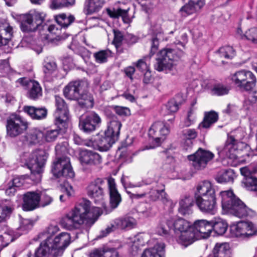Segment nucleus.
Instances as JSON below:
<instances>
[{
  "instance_id": "f257e3e1",
  "label": "nucleus",
  "mask_w": 257,
  "mask_h": 257,
  "mask_svg": "<svg viewBox=\"0 0 257 257\" xmlns=\"http://www.w3.org/2000/svg\"><path fill=\"white\" fill-rule=\"evenodd\" d=\"M100 214L99 207H91L89 200L83 199L61 218L60 224L68 230L79 228L82 225L90 227Z\"/></svg>"
},
{
  "instance_id": "f03ea898",
  "label": "nucleus",
  "mask_w": 257,
  "mask_h": 257,
  "mask_svg": "<svg viewBox=\"0 0 257 257\" xmlns=\"http://www.w3.org/2000/svg\"><path fill=\"white\" fill-rule=\"evenodd\" d=\"M70 235L67 232H62L54 238L47 239L41 243L35 252L36 257H58L62 255L64 250L70 243Z\"/></svg>"
},
{
  "instance_id": "7ed1b4c3",
  "label": "nucleus",
  "mask_w": 257,
  "mask_h": 257,
  "mask_svg": "<svg viewBox=\"0 0 257 257\" xmlns=\"http://www.w3.org/2000/svg\"><path fill=\"white\" fill-rule=\"evenodd\" d=\"M220 196L222 208L226 213L238 218L254 215V211L236 197L231 190L221 191Z\"/></svg>"
},
{
  "instance_id": "20e7f679",
  "label": "nucleus",
  "mask_w": 257,
  "mask_h": 257,
  "mask_svg": "<svg viewBox=\"0 0 257 257\" xmlns=\"http://www.w3.org/2000/svg\"><path fill=\"white\" fill-rule=\"evenodd\" d=\"M87 87L85 82L72 81L64 88V94L69 99H77L79 105L83 108H91L93 106V98L90 94L84 92Z\"/></svg>"
},
{
  "instance_id": "39448f33",
  "label": "nucleus",
  "mask_w": 257,
  "mask_h": 257,
  "mask_svg": "<svg viewBox=\"0 0 257 257\" xmlns=\"http://www.w3.org/2000/svg\"><path fill=\"white\" fill-rule=\"evenodd\" d=\"M183 55V51L177 49H164L157 54L155 69L159 72L171 70Z\"/></svg>"
},
{
  "instance_id": "423d86ee",
  "label": "nucleus",
  "mask_w": 257,
  "mask_h": 257,
  "mask_svg": "<svg viewBox=\"0 0 257 257\" xmlns=\"http://www.w3.org/2000/svg\"><path fill=\"white\" fill-rule=\"evenodd\" d=\"M11 16L20 24L23 38L20 43L22 47L31 48L32 46V14L29 11L25 14L12 12Z\"/></svg>"
},
{
  "instance_id": "0eeeda50",
  "label": "nucleus",
  "mask_w": 257,
  "mask_h": 257,
  "mask_svg": "<svg viewBox=\"0 0 257 257\" xmlns=\"http://www.w3.org/2000/svg\"><path fill=\"white\" fill-rule=\"evenodd\" d=\"M232 82L239 89L248 91L254 88L256 79L253 73L250 71L241 70L230 75Z\"/></svg>"
},
{
  "instance_id": "6e6552de",
  "label": "nucleus",
  "mask_w": 257,
  "mask_h": 257,
  "mask_svg": "<svg viewBox=\"0 0 257 257\" xmlns=\"http://www.w3.org/2000/svg\"><path fill=\"white\" fill-rule=\"evenodd\" d=\"M29 123L20 115L11 114L7 119L6 127L7 136L15 138L25 132Z\"/></svg>"
},
{
  "instance_id": "1a4fd4ad",
  "label": "nucleus",
  "mask_w": 257,
  "mask_h": 257,
  "mask_svg": "<svg viewBox=\"0 0 257 257\" xmlns=\"http://www.w3.org/2000/svg\"><path fill=\"white\" fill-rule=\"evenodd\" d=\"M51 171L56 178H72L75 175L70 158L66 156L57 157L52 163Z\"/></svg>"
},
{
  "instance_id": "9d476101",
  "label": "nucleus",
  "mask_w": 257,
  "mask_h": 257,
  "mask_svg": "<svg viewBox=\"0 0 257 257\" xmlns=\"http://www.w3.org/2000/svg\"><path fill=\"white\" fill-rule=\"evenodd\" d=\"M48 153L44 149H37L33 153V184L41 181Z\"/></svg>"
},
{
  "instance_id": "9b49d317",
  "label": "nucleus",
  "mask_w": 257,
  "mask_h": 257,
  "mask_svg": "<svg viewBox=\"0 0 257 257\" xmlns=\"http://www.w3.org/2000/svg\"><path fill=\"white\" fill-rule=\"evenodd\" d=\"M230 232L234 237L249 238L257 234V227L251 222L239 221L230 226Z\"/></svg>"
},
{
  "instance_id": "f8f14e48",
  "label": "nucleus",
  "mask_w": 257,
  "mask_h": 257,
  "mask_svg": "<svg viewBox=\"0 0 257 257\" xmlns=\"http://www.w3.org/2000/svg\"><path fill=\"white\" fill-rule=\"evenodd\" d=\"M137 225V221L135 218L130 215H125L115 219L110 226L102 230V236H106L116 229L128 230L135 228Z\"/></svg>"
},
{
  "instance_id": "ddd939ff",
  "label": "nucleus",
  "mask_w": 257,
  "mask_h": 257,
  "mask_svg": "<svg viewBox=\"0 0 257 257\" xmlns=\"http://www.w3.org/2000/svg\"><path fill=\"white\" fill-rule=\"evenodd\" d=\"M56 109L54 113V123L60 129L65 128L68 120V110L64 100L59 96H56Z\"/></svg>"
},
{
  "instance_id": "4468645a",
  "label": "nucleus",
  "mask_w": 257,
  "mask_h": 257,
  "mask_svg": "<svg viewBox=\"0 0 257 257\" xmlns=\"http://www.w3.org/2000/svg\"><path fill=\"white\" fill-rule=\"evenodd\" d=\"M169 133V128L162 121L154 123L149 131V136L152 139L153 147L159 146Z\"/></svg>"
},
{
  "instance_id": "2eb2a0df",
  "label": "nucleus",
  "mask_w": 257,
  "mask_h": 257,
  "mask_svg": "<svg viewBox=\"0 0 257 257\" xmlns=\"http://www.w3.org/2000/svg\"><path fill=\"white\" fill-rule=\"evenodd\" d=\"M104 185L105 182L102 179L97 178L89 184L87 188V192L88 195L94 199L95 202H101L102 207L105 209L106 204L102 202L104 196Z\"/></svg>"
},
{
  "instance_id": "dca6fc26",
  "label": "nucleus",
  "mask_w": 257,
  "mask_h": 257,
  "mask_svg": "<svg viewBox=\"0 0 257 257\" xmlns=\"http://www.w3.org/2000/svg\"><path fill=\"white\" fill-rule=\"evenodd\" d=\"M214 157V154L211 152L199 149L194 154L188 156V160L191 162L192 166L196 169L204 168L208 162Z\"/></svg>"
},
{
  "instance_id": "f3484780",
  "label": "nucleus",
  "mask_w": 257,
  "mask_h": 257,
  "mask_svg": "<svg viewBox=\"0 0 257 257\" xmlns=\"http://www.w3.org/2000/svg\"><path fill=\"white\" fill-rule=\"evenodd\" d=\"M234 137L229 136L223 145L217 147L218 155L221 158L236 160L238 151Z\"/></svg>"
},
{
  "instance_id": "a211bd4d",
  "label": "nucleus",
  "mask_w": 257,
  "mask_h": 257,
  "mask_svg": "<svg viewBox=\"0 0 257 257\" xmlns=\"http://www.w3.org/2000/svg\"><path fill=\"white\" fill-rule=\"evenodd\" d=\"M197 206L204 214L214 215L217 211V206L215 195L195 198Z\"/></svg>"
},
{
  "instance_id": "6ab92c4d",
  "label": "nucleus",
  "mask_w": 257,
  "mask_h": 257,
  "mask_svg": "<svg viewBox=\"0 0 257 257\" xmlns=\"http://www.w3.org/2000/svg\"><path fill=\"white\" fill-rule=\"evenodd\" d=\"M101 121V119L99 115L92 111L80 118L79 126L83 132L90 133L94 131Z\"/></svg>"
},
{
  "instance_id": "aec40b11",
  "label": "nucleus",
  "mask_w": 257,
  "mask_h": 257,
  "mask_svg": "<svg viewBox=\"0 0 257 257\" xmlns=\"http://www.w3.org/2000/svg\"><path fill=\"white\" fill-rule=\"evenodd\" d=\"M241 174L245 178V185L250 191H257V165L240 168Z\"/></svg>"
},
{
  "instance_id": "412c9836",
  "label": "nucleus",
  "mask_w": 257,
  "mask_h": 257,
  "mask_svg": "<svg viewBox=\"0 0 257 257\" xmlns=\"http://www.w3.org/2000/svg\"><path fill=\"white\" fill-rule=\"evenodd\" d=\"M166 223L169 228L176 234L186 229H189L192 225L188 221L181 217H169L166 219Z\"/></svg>"
},
{
  "instance_id": "4be33fe9",
  "label": "nucleus",
  "mask_w": 257,
  "mask_h": 257,
  "mask_svg": "<svg viewBox=\"0 0 257 257\" xmlns=\"http://www.w3.org/2000/svg\"><path fill=\"white\" fill-rule=\"evenodd\" d=\"M205 4V0H189L179 11L182 16L186 17L199 12Z\"/></svg>"
},
{
  "instance_id": "5701e85b",
  "label": "nucleus",
  "mask_w": 257,
  "mask_h": 257,
  "mask_svg": "<svg viewBox=\"0 0 257 257\" xmlns=\"http://www.w3.org/2000/svg\"><path fill=\"white\" fill-rule=\"evenodd\" d=\"M80 161L84 164L97 166L102 162V158L97 153L89 150L83 151L81 153Z\"/></svg>"
},
{
  "instance_id": "b1692460",
  "label": "nucleus",
  "mask_w": 257,
  "mask_h": 257,
  "mask_svg": "<svg viewBox=\"0 0 257 257\" xmlns=\"http://www.w3.org/2000/svg\"><path fill=\"white\" fill-rule=\"evenodd\" d=\"M107 183L109 193L110 205L112 209H114L118 206L121 202V196L116 189L114 179L112 178H108Z\"/></svg>"
},
{
  "instance_id": "393cba45",
  "label": "nucleus",
  "mask_w": 257,
  "mask_h": 257,
  "mask_svg": "<svg viewBox=\"0 0 257 257\" xmlns=\"http://www.w3.org/2000/svg\"><path fill=\"white\" fill-rule=\"evenodd\" d=\"M192 227L193 229L201 234L203 238L209 237L212 231L211 220L208 221L206 219L197 220L194 221Z\"/></svg>"
},
{
  "instance_id": "a878e982",
  "label": "nucleus",
  "mask_w": 257,
  "mask_h": 257,
  "mask_svg": "<svg viewBox=\"0 0 257 257\" xmlns=\"http://www.w3.org/2000/svg\"><path fill=\"white\" fill-rule=\"evenodd\" d=\"M214 195H215V190L210 181L204 180L197 185L195 194V198L198 197H202Z\"/></svg>"
},
{
  "instance_id": "bb28decb",
  "label": "nucleus",
  "mask_w": 257,
  "mask_h": 257,
  "mask_svg": "<svg viewBox=\"0 0 257 257\" xmlns=\"http://www.w3.org/2000/svg\"><path fill=\"white\" fill-rule=\"evenodd\" d=\"M61 31V29L59 28L55 25H48L46 24L40 35L42 40H50L51 38H49V35L48 34L49 32L51 35H55L56 39L61 40L64 39L65 37L60 35Z\"/></svg>"
},
{
  "instance_id": "cd10ccee",
  "label": "nucleus",
  "mask_w": 257,
  "mask_h": 257,
  "mask_svg": "<svg viewBox=\"0 0 257 257\" xmlns=\"http://www.w3.org/2000/svg\"><path fill=\"white\" fill-rule=\"evenodd\" d=\"M122 124L115 116H113L108 123L107 128L105 131L107 135H109L115 140H117Z\"/></svg>"
},
{
  "instance_id": "c85d7f7f",
  "label": "nucleus",
  "mask_w": 257,
  "mask_h": 257,
  "mask_svg": "<svg viewBox=\"0 0 257 257\" xmlns=\"http://www.w3.org/2000/svg\"><path fill=\"white\" fill-rule=\"evenodd\" d=\"M177 236V242L187 247L192 244L195 240V232L193 231V227H191L190 229H186L180 233Z\"/></svg>"
},
{
  "instance_id": "c756f323",
  "label": "nucleus",
  "mask_w": 257,
  "mask_h": 257,
  "mask_svg": "<svg viewBox=\"0 0 257 257\" xmlns=\"http://www.w3.org/2000/svg\"><path fill=\"white\" fill-rule=\"evenodd\" d=\"M194 201L190 196H185L179 200L178 212L183 215H189L193 212Z\"/></svg>"
},
{
  "instance_id": "7c9ffc66",
  "label": "nucleus",
  "mask_w": 257,
  "mask_h": 257,
  "mask_svg": "<svg viewBox=\"0 0 257 257\" xmlns=\"http://www.w3.org/2000/svg\"><path fill=\"white\" fill-rule=\"evenodd\" d=\"M160 186H158L157 188L150 191L149 197L153 201L160 200L165 204L169 201L168 195L165 192V185L163 184H160Z\"/></svg>"
},
{
  "instance_id": "2f4dec72",
  "label": "nucleus",
  "mask_w": 257,
  "mask_h": 257,
  "mask_svg": "<svg viewBox=\"0 0 257 257\" xmlns=\"http://www.w3.org/2000/svg\"><path fill=\"white\" fill-rule=\"evenodd\" d=\"M212 257H231L230 246L227 242H217L212 249Z\"/></svg>"
},
{
  "instance_id": "473e14b6",
  "label": "nucleus",
  "mask_w": 257,
  "mask_h": 257,
  "mask_svg": "<svg viewBox=\"0 0 257 257\" xmlns=\"http://www.w3.org/2000/svg\"><path fill=\"white\" fill-rule=\"evenodd\" d=\"M165 244L158 243L152 248L146 249L141 257H164Z\"/></svg>"
},
{
  "instance_id": "72a5a7b5",
  "label": "nucleus",
  "mask_w": 257,
  "mask_h": 257,
  "mask_svg": "<svg viewBox=\"0 0 257 257\" xmlns=\"http://www.w3.org/2000/svg\"><path fill=\"white\" fill-rule=\"evenodd\" d=\"M54 19L56 22L63 28H68L75 19L73 15L65 13L55 15Z\"/></svg>"
},
{
  "instance_id": "f704fd0d",
  "label": "nucleus",
  "mask_w": 257,
  "mask_h": 257,
  "mask_svg": "<svg viewBox=\"0 0 257 257\" xmlns=\"http://www.w3.org/2000/svg\"><path fill=\"white\" fill-rule=\"evenodd\" d=\"M96 141L99 150L106 151L109 149L116 140L109 136V135H107L104 132V136L98 137Z\"/></svg>"
},
{
  "instance_id": "c9c22d12",
  "label": "nucleus",
  "mask_w": 257,
  "mask_h": 257,
  "mask_svg": "<svg viewBox=\"0 0 257 257\" xmlns=\"http://www.w3.org/2000/svg\"><path fill=\"white\" fill-rule=\"evenodd\" d=\"M45 18V14L44 13L36 11L33 12V32L38 30L39 34L41 33L46 25L44 22Z\"/></svg>"
},
{
  "instance_id": "e433bc0d",
  "label": "nucleus",
  "mask_w": 257,
  "mask_h": 257,
  "mask_svg": "<svg viewBox=\"0 0 257 257\" xmlns=\"http://www.w3.org/2000/svg\"><path fill=\"white\" fill-rule=\"evenodd\" d=\"M235 51L231 46H224L220 48L216 53V57L218 60H220L222 63H224L222 58L231 59L235 56Z\"/></svg>"
},
{
  "instance_id": "4c0bfd02",
  "label": "nucleus",
  "mask_w": 257,
  "mask_h": 257,
  "mask_svg": "<svg viewBox=\"0 0 257 257\" xmlns=\"http://www.w3.org/2000/svg\"><path fill=\"white\" fill-rule=\"evenodd\" d=\"M211 225L212 230H214L218 235L224 234L228 227L227 222L219 217H215L211 220Z\"/></svg>"
},
{
  "instance_id": "58836bf2",
  "label": "nucleus",
  "mask_w": 257,
  "mask_h": 257,
  "mask_svg": "<svg viewBox=\"0 0 257 257\" xmlns=\"http://www.w3.org/2000/svg\"><path fill=\"white\" fill-rule=\"evenodd\" d=\"M218 118V115L214 111L206 112L204 114L203 120L199 125V127L204 128H209L211 125L217 121Z\"/></svg>"
},
{
  "instance_id": "ea45409f",
  "label": "nucleus",
  "mask_w": 257,
  "mask_h": 257,
  "mask_svg": "<svg viewBox=\"0 0 257 257\" xmlns=\"http://www.w3.org/2000/svg\"><path fill=\"white\" fill-rule=\"evenodd\" d=\"M0 33L10 41L13 37V28L6 20L0 19Z\"/></svg>"
},
{
  "instance_id": "a19ab883",
  "label": "nucleus",
  "mask_w": 257,
  "mask_h": 257,
  "mask_svg": "<svg viewBox=\"0 0 257 257\" xmlns=\"http://www.w3.org/2000/svg\"><path fill=\"white\" fill-rule=\"evenodd\" d=\"M184 147L187 150L193 144V140L197 136V133L195 129H186L183 131Z\"/></svg>"
},
{
  "instance_id": "79ce46f5",
  "label": "nucleus",
  "mask_w": 257,
  "mask_h": 257,
  "mask_svg": "<svg viewBox=\"0 0 257 257\" xmlns=\"http://www.w3.org/2000/svg\"><path fill=\"white\" fill-rule=\"evenodd\" d=\"M145 235L140 233L134 236L132 241L131 249L133 253L138 251L141 246L145 245L147 240L145 239Z\"/></svg>"
},
{
  "instance_id": "37998d69",
  "label": "nucleus",
  "mask_w": 257,
  "mask_h": 257,
  "mask_svg": "<svg viewBox=\"0 0 257 257\" xmlns=\"http://www.w3.org/2000/svg\"><path fill=\"white\" fill-rule=\"evenodd\" d=\"M236 175L234 171L228 169L219 174L216 179L219 183H232Z\"/></svg>"
},
{
  "instance_id": "c03bdc74",
  "label": "nucleus",
  "mask_w": 257,
  "mask_h": 257,
  "mask_svg": "<svg viewBox=\"0 0 257 257\" xmlns=\"http://www.w3.org/2000/svg\"><path fill=\"white\" fill-rule=\"evenodd\" d=\"M153 31L156 37L153 38L152 40L151 52L154 54L158 48L159 40L162 38V30L159 26L153 28Z\"/></svg>"
},
{
  "instance_id": "a18cd8bd",
  "label": "nucleus",
  "mask_w": 257,
  "mask_h": 257,
  "mask_svg": "<svg viewBox=\"0 0 257 257\" xmlns=\"http://www.w3.org/2000/svg\"><path fill=\"white\" fill-rule=\"evenodd\" d=\"M104 3V0H88L86 8L88 14L98 12Z\"/></svg>"
},
{
  "instance_id": "49530a36",
  "label": "nucleus",
  "mask_w": 257,
  "mask_h": 257,
  "mask_svg": "<svg viewBox=\"0 0 257 257\" xmlns=\"http://www.w3.org/2000/svg\"><path fill=\"white\" fill-rule=\"evenodd\" d=\"M195 103V102L192 104L188 111L187 117L184 121L185 126H189L195 121L196 108L194 106Z\"/></svg>"
},
{
  "instance_id": "de8ad7c7",
  "label": "nucleus",
  "mask_w": 257,
  "mask_h": 257,
  "mask_svg": "<svg viewBox=\"0 0 257 257\" xmlns=\"http://www.w3.org/2000/svg\"><path fill=\"white\" fill-rule=\"evenodd\" d=\"M22 166L28 168L32 173V155L31 152H24L20 158Z\"/></svg>"
},
{
  "instance_id": "09e8293b",
  "label": "nucleus",
  "mask_w": 257,
  "mask_h": 257,
  "mask_svg": "<svg viewBox=\"0 0 257 257\" xmlns=\"http://www.w3.org/2000/svg\"><path fill=\"white\" fill-rule=\"evenodd\" d=\"M17 82L19 83L24 89L28 90V97L32 99V87H31L32 80L30 78L23 77L19 78Z\"/></svg>"
},
{
  "instance_id": "8fccbe9b",
  "label": "nucleus",
  "mask_w": 257,
  "mask_h": 257,
  "mask_svg": "<svg viewBox=\"0 0 257 257\" xmlns=\"http://www.w3.org/2000/svg\"><path fill=\"white\" fill-rule=\"evenodd\" d=\"M23 210L26 211L32 210V192H28L23 195Z\"/></svg>"
},
{
  "instance_id": "3c124183",
  "label": "nucleus",
  "mask_w": 257,
  "mask_h": 257,
  "mask_svg": "<svg viewBox=\"0 0 257 257\" xmlns=\"http://www.w3.org/2000/svg\"><path fill=\"white\" fill-rule=\"evenodd\" d=\"M74 3L75 0H52L50 7L52 9H57L72 5Z\"/></svg>"
},
{
  "instance_id": "603ef678",
  "label": "nucleus",
  "mask_w": 257,
  "mask_h": 257,
  "mask_svg": "<svg viewBox=\"0 0 257 257\" xmlns=\"http://www.w3.org/2000/svg\"><path fill=\"white\" fill-rule=\"evenodd\" d=\"M111 55L110 51L108 50H102L94 54L96 62L101 63L106 61L107 58Z\"/></svg>"
},
{
  "instance_id": "864d4df0",
  "label": "nucleus",
  "mask_w": 257,
  "mask_h": 257,
  "mask_svg": "<svg viewBox=\"0 0 257 257\" xmlns=\"http://www.w3.org/2000/svg\"><path fill=\"white\" fill-rule=\"evenodd\" d=\"M229 89L228 87L221 84H216L212 89V93L217 95L227 94Z\"/></svg>"
},
{
  "instance_id": "5fc2aeb1",
  "label": "nucleus",
  "mask_w": 257,
  "mask_h": 257,
  "mask_svg": "<svg viewBox=\"0 0 257 257\" xmlns=\"http://www.w3.org/2000/svg\"><path fill=\"white\" fill-rule=\"evenodd\" d=\"M245 39L257 44V27H252L246 31Z\"/></svg>"
},
{
  "instance_id": "6e6d98bb",
  "label": "nucleus",
  "mask_w": 257,
  "mask_h": 257,
  "mask_svg": "<svg viewBox=\"0 0 257 257\" xmlns=\"http://www.w3.org/2000/svg\"><path fill=\"white\" fill-rule=\"evenodd\" d=\"M170 229H172V228H169L168 225L166 223V220H161L157 228L156 232L157 233L161 235H168L169 233V230Z\"/></svg>"
},
{
  "instance_id": "4d7b16f0",
  "label": "nucleus",
  "mask_w": 257,
  "mask_h": 257,
  "mask_svg": "<svg viewBox=\"0 0 257 257\" xmlns=\"http://www.w3.org/2000/svg\"><path fill=\"white\" fill-rule=\"evenodd\" d=\"M128 10H124L121 9H113L112 10H109L108 13L109 15L112 18H118L121 17L124 21V19L127 16Z\"/></svg>"
},
{
  "instance_id": "13d9d810",
  "label": "nucleus",
  "mask_w": 257,
  "mask_h": 257,
  "mask_svg": "<svg viewBox=\"0 0 257 257\" xmlns=\"http://www.w3.org/2000/svg\"><path fill=\"white\" fill-rule=\"evenodd\" d=\"M59 230V228L57 225H50L40 235L44 236V237H52V236Z\"/></svg>"
},
{
  "instance_id": "bf43d9fd",
  "label": "nucleus",
  "mask_w": 257,
  "mask_h": 257,
  "mask_svg": "<svg viewBox=\"0 0 257 257\" xmlns=\"http://www.w3.org/2000/svg\"><path fill=\"white\" fill-rule=\"evenodd\" d=\"M57 65L53 61H46L44 65V72L46 74L49 75L56 70Z\"/></svg>"
},
{
  "instance_id": "052dcab7",
  "label": "nucleus",
  "mask_w": 257,
  "mask_h": 257,
  "mask_svg": "<svg viewBox=\"0 0 257 257\" xmlns=\"http://www.w3.org/2000/svg\"><path fill=\"white\" fill-rule=\"evenodd\" d=\"M43 192L37 191L33 192V210L37 208L42 207L41 204H42V197Z\"/></svg>"
},
{
  "instance_id": "680f3d73",
  "label": "nucleus",
  "mask_w": 257,
  "mask_h": 257,
  "mask_svg": "<svg viewBox=\"0 0 257 257\" xmlns=\"http://www.w3.org/2000/svg\"><path fill=\"white\" fill-rule=\"evenodd\" d=\"M59 134V131L57 129L50 130L45 134V139L47 142H52L56 140Z\"/></svg>"
},
{
  "instance_id": "e2e57ef3",
  "label": "nucleus",
  "mask_w": 257,
  "mask_h": 257,
  "mask_svg": "<svg viewBox=\"0 0 257 257\" xmlns=\"http://www.w3.org/2000/svg\"><path fill=\"white\" fill-rule=\"evenodd\" d=\"M166 109L168 113H175L179 109V104L175 99H171L168 102Z\"/></svg>"
},
{
  "instance_id": "0e129e2a",
  "label": "nucleus",
  "mask_w": 257,
  "mask_h": 257,
  "mask_svg": "<svg viewBox=\"0 0 257 257\" xmlns=\"http://www.w3.org/2000/svg\"><path fill=\"white\" fill-rule=\"evenodd\" d=\"M44 137H45V134L37 128L33 130V144L43 143Z\"/></svg>"
},
{
  "instance_id": "69168bd1",
  "label": "nucleus",
  "mask_w": 257,
  "mask_h": 257,
  "mask_svg": "<svg viewBox=\"0 0 257 257\" xmlns=\"http://www.w3.org/2000/svg\"><path fill=\"white\" fill-rule=\"evenodd\" d=\"M13 210L11 207L6 206L5 207L0 206V222L4 221L7 216L10 215Z\"/></svg>"
},
{
  "instance_id": "338daca9",
  "label": "nucleus",
  "mask_w": 257,
  "mask_h": 257,
  "mask_svg": "<svg viewBox=\"0 0 257 257\" xmlns=\"http://www.w3.org/2000/svg\"><path fill=\"white\" fill-rule=\"evenodd\" d=\"M47 111L44 108H36L33 107V118L40 119L45 117Z\"/></svg>"
},
{
  "instance_id": "774afa93",
  "label": "nucleus",
  "mask_w": 257,
  "mask_h": 257,
  "mask_svg": "<svg viewBox=\"0 0 257 257\" xmlns=\"http://www.w3.org/2000/svg\"><path fill=\"white\" fill-rule=\"evenodd\" d=\"M42 95L41 87L37 81L33 80V99L38 98Z\"/></svg>"
}]
</instances>
